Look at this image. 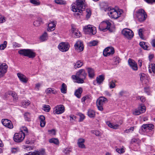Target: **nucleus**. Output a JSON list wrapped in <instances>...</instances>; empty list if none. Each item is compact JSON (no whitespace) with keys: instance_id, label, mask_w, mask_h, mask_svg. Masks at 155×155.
I'll return each mask as SVG.
<instances>
[{"instance_id":"c03bdc74","label":"nucleus","mask_w":155,"mask_h":155,"mask_svg":"<svg viewBox=\"0 0 155 155\" xmlns=\"http://www.w3.org/2000/svg\"><path fill=\"white\" fill-rule=\"evenodd\" d=\"M78 115L80 117L79 122H81L83 121L85 117L84 115L81 113H78Z\"/></svg>"},{"instance_id":"ddd939ff","label":"nucleus","mask_w":155,"mask_h":155,"mask_svg":"<svg viewBox=\"0 0 155 155\" xmlns=\"http://www.w3.org/2000/svg\"><path fill=\"white\" fill-rule=\"evenodd\" d=\"M75 50L80 52L84 50V47L82 42L81 41H78L76 42L74 45Z\"/></svg>"},{"instance_id":"f3484780","label":"nucleus","mask_w":155,"mask_h":155,"mask_svg":"<svg viewBox=\"0 0 155 155\" xmlns=\"http://www.w3.org/2000/svg\"><path fill=\"white\" fill-rule=\"evenodd\" d=\"M128 63L130 67L134 71H137L138 69L137 64L134 61L131 59L129 58L128 60Z\"/></svg>"},{"instance_id":"473e14b6","label":"nucleus","mask_w":155,"mask_h":155,"mask_svg":"<svg viewBox=\"0 0 155 155\" xmlns=\"http://www.w3.org/2000/svg\"><path fill=\"white\" fill-rule=\"evenodd\" d=\"M140 46L144 50H147L148 46L147 45V43L143 41H141L140 43Z\"/></svg>"},{"instance_id":"c756f323","label":"nucleus","mask_w":155,"mask_h":155,"mask_svg":"<svg viewBox=\"0 0 155 155\" xmlns=\"http://www.w3.org/2000/svg\"><path fill=\"white\" fill-rule=\"evenodd\" d=\"M83 64V62L81 61H78L74 65V67L75 68H79L81 67Z\"/></svg>"},{"instance_id":"0e129e2a","label":"nucleus","mask_w":155,"mask_h":155,"mask_svg":"<svg viewBox=\"0 0 155 155\" xmlns=\"http://www.w3.org/2000/svg\"><path fill=\"white\" fill-rule=\"evenodd\" d=\"M86 12L87 13V14H86L87 18H88L90 17V16L91 15V12L90 10H87V11Z\"/></svg>"},{"instance_id":"bf43d9fd","label":"nucleus","mask_w":155,"mask_h":155,"mask_svg":"<svg viewBox=\"0 0 155 155\" xmlns=\"http://www.w3.org/2000/svg\"><path fill=\"white\" fill-rule=\"evenodd\" d=\"M39 21L36 20L33 23V25H34L36 26H39L40 24Z\"/></svg>"},{"instance_id":"2eb2a0df","label":"nucleus","mask_w":155,"mask_h":155,"mask_svg":"<svg viewBox=\"0 0 155 155\" xmlns=\"http://www.w3.org/2000/svg\"><path fill=\"white\" fill-rule=\"evenodd\" d=\"M2 122L5 126L9 129H11L13 127V125L12 122L8 119H2Z\"/></svg>"},{"instance_id":"a19ab883","label":"nucleus","mask_w":155,"mask_h":155,"mask_svg":"<svg viewBox=\"0 0 155 155\" xmlns=\"http://www.w3.org/2000/svg\"><path fill=\"white\" fill-rule=\"evenodd\" d=\"M7 42L6 41H4L3 43L1 44L0 45V49L1 50H3L5 48H6Z\"/></svg>"},{"instance_id":"3c124183","label":"nucleus","mask_w":155,"mask_h":155,"mask_svg":"<svg viewBox=\"0 0 155 155\" xmlns=\"http://www.w3.org/2000/svg\"><path fill=\"white\" fill-rule=\"evenodd\" d=\"M113 61L116 63V64H118L120 62V61L119 60V58L117 56L115 57H114L113 59Z\"/></svg>"},{"instance_id":"69168bd1","label":"nucleus","mask_w":155,"mask_h":155,"mask_svg":"<svg viewBox=\"0 0 155 155\" xmlns=\"http://www.w3.org/2000/svg\"><path fill=\"white\" fill-rule=\"evenodd\" d=\"M51 88H49L47 89L45 91V92L47 94H51Z\"/></svg>"},{"instance_id":"dca6fc26","label":"nucleus","mask_w":155,"mask_h":155,"mask_svg":"<svg viewBox=\"0 0 155 155\" xmlns=\"http://www.w3.org/2000/svg\"><path fill=\"white\" fill-rule=\"evenodd\" d=\"M30 155H46L45 149H42L38 150H35L28 152Z\"/></svg>"},{"instance_id":"ea45409f","label":"nucleus","mask_w":155,"mask_h":155,"mask_svg":"<svg viewBox=\"0 0 155 155\" xmlns=\"http://www.w3.org/2000/svg\"><path fill=\"white\" fill-rule=\"evenodd\" d=\"M153 124H147V131L146 132H148L149 131H150L153 129Z\"/></svg>"},{"instance_id":"37998d69","label":"nucleus","mask_w":155,"mask_h":155,"mask_svg":"<svg viewBox=\"0 0 155 155\" xmlns=\"http://www.w3.org/2000/svg\"><path fill=\"white\" fill-rule=\"evenodd\" d=\"M92 133L95 134L97 136H100L101 135V133L99 130H94L91 131Z\"/></svg>"},{"instance_id":"a211bd4d","label":"nucleus","mask_w":155,"mask_h":155,"mask_svg":"<svg viewBox=\"0 0 155 155\" xmlns=\"http://www.w3.org/2000/svg\"><path fill=\"white\" fill-rule=\"evenodd\" d=\"M56 21H51L48 25V28L47 29V31H54L55 29L56 26Z\"/></svg>"},{"instance_id":"2f4dec72","label":"nucleus","mask_w":155,"mask_h":155,"mask_svg":"<svg viewBox=\"0 0 155 155\" xmlns=\"http://www.w3.org/2000/svg\"><path fill=\"white\" fill-rule=\"evenodd\" d=\"M24 133L25 134V136L28 134V128L25 126H22L20 128V131Z\"/></svg>"},{"instance_id":"7c9ffc66","label":"nucleus","mask_w":155,"mask_h":155,"mask_svg":"<svg viewBox=\"0 0 155 155\" xmlns=\"http://www.w3.org/2000/svg\"><path fill=\"white\" fill-rule=\"evenodd\" d=\"M61 90V92L62 93L65 94L66 93L67 86L65 84L63 83L62 84Z\"/></svg>"},{"instance_id":"774afa93","label":"nucleus","mask_w":155,"mask_h":155,"mask_svg":"<svg viewBox=\"0 0 155 155\" xmlns=\"http://www.w3.org/2000/svg\"><path fill=\"white\" fill-rule=\"evenodd\" d=\"M45 120L40 121V126L41 127H45Z\"/></svg>"},{"instance_id":"1a4fd4ad","label":"nucleus","mask_w":155,"mask_h":155,"mask_svg":"<svg viewBox=\"0 0 155 155\" xmlns=\"http://www.w3.org/2000/svg\"><path fill=\"white\" fill-rule=\"evenodd\" d=\"M58 47L60 51L65 52L68 50L70 45L68 43L62 42L59 45Z\"/></svg>"},{"instance_id":"c85d7f7f","label":"nucleus","mask_w":155,"mask_h":155,"mask_svg":"<svg viewBox=\"0 0 155 155\" xmlns=\"http://www.w3.org/2000/svg\"><path fill=\"white\" fill-rule=\"evenodd\" d=\"M87 115L91 118L94 117L95 115V112L93 110L89 109L87 112Z\"/></svg>"},{"instance_id":"39448f33","label":"nucleus","mask_w":155,"mask_h":155,"mask_svg":"<svg viewBox=\"0 0 155 155\" xmlns=\"http://www.w3.org/2000/svg\"><path fill=\"white\" fill-rule=\"evenodd\" d=\"M84 31L87 34L94 35L96 32L95 27L91 25H88L84 27Z\"/></svg>"},{"instance_id":"4c0bfd02","label":"nucleus","mask_w":155,"mask_h":155,"mask_svg":"<svg viewBox=\"0 0 155 155\" xmlns=\"http://www.w3.org/2000/svg\"><path fill=\"white\" fill-rule=\"evenodd\" d=\"M55 2L57 4L63 5L66 4V1L63 0H55Z\"/></svg>"},{"instance_id":"49530a36","label":"nucleus","mask_w":155,"mask_h":155,"mask_svg":"<svg viewBox=\"0 0 155 155\" xmlns=\"http://www.w3.org/2000/svg\"><path fill=\"white\" fill-rule=\"evenodd\" d=\"M137 99L139 100L142 102H144L146 100L145 97L143 96H139L137 97Z\"/></svg>"},{"instance_id":"9b49d317","label":"nucleus","mask_w":155,"mask_h":155,"mask_svg":"<svg viewBox=\"0 0 155 155\" xmlns=\"http://www.w3.org/2000/svg\"><path fill=\"white\" fill-rule=\"evenodd\" d=\"M114 53V50L113 48L112 47H107L104 50L103 54L105 57H107L113 55Z\"/></svg>"},{"instance_id":"6e6d98bb","label":"nucleus","mask_w":155,"mask_h":155,"mask_svg":"<svg viewBox=\"0 0 155 155\" xmlns=\"http://www.w3.org/2000/svg\"><path fill=\"white\" fill-rule=\"evenodd\" d=\"M5 21V18L0 15V23H2Z\"/></svg>"},{"instance_id":"412c9836","label":"nucleus","mask_w":155,"mask_h":155,"mask_svg":"<svg viewBox=\"0 0 155 155\" xmlns=\"http://www.w3.org/2000/svg\"><path fill=\"white\" fill-rule=\"evenodd\" d=\"M17 75L19 80L24 83H26L28 81V78L24 74L21 73H18Z\"/></svg>"},{"instance_id":"8fccbe9b","label":"nucleus","mask_w":155,"mask_h":155,"mask_svg":"<svg viewBox=\"0 0 155 155\" xmlns=\"http://www.w3.org/2000/svg\"><path fill=\"white\" fill-rule=\"evenodd\" d=\"M116 151L119 153H122L125 152V150L123 147L120 149L117 148L116 149Z\"/></svg>"},{"instance_id":"f257e3e1","label":"nucleus","mask_w":155,"mask_h":155,"mask_svg":"<svg viewBox=\"0 0 155 155\" xmlns=\"http://www.w3.org/2000/svg\"><path fill=\"white\" fill-rule=\"evenodd\" d=\"M86 3L84 0H76L74 5H72V10L76 12L75 15H79L85 8Z\"/></svg>"},{"instance_id":"6ab92c4d","label":"nucleus","mask_w":155,"mask_h":155,"mask_svg":"<svg viewBox=\"0 0 155 155\" xmlns=\"http://www.w3.org/2000/svg\"><path fill=\"white\" fill-rule=\"evenodd\" d=\"M72 79L75 81V82L78 83L82 84L84 82V79L78 76L76 74V75L72 76Z\"/></svg>"},{"instance_id":"bb28decb","label":"nucleus","mask_w":155,"mask_h":155,"mask_svg":"<svg viewBox=\"0 0 155 155\" xmlns=\"http://www.w3.org/2000/svg\"><path fill=\"white\" fill-rule=\"evenodd\" d=\"M24 116L25 120L26 121H31V114L28 112H26L24 114Z\"/></svg>"},{"instance_id":"4be33fe9","label":"nucleus","mask_w":155,"mask_h":155,"mask_svg":"<svg viewBox=\"0 0 155 155\" xmlns=\"http://www.w3.org/2000/svg\"><path fill=\"white\" fill-rule=\"evenodd\" d=\"M87 69L89 77L91 78H94L95 76L94 69L90 68H87Z\"/></svg>"},{"instance_id":"423d86ee","label":"nucleus","mask_w":155,"mask_h":155,"mask_svg":"<svg viewBox=\"0 0 155 155\" xmlns=\"http://www.w3.org/2000/svg\"><path fill=\"white\" fill-rule=\"evenodd\" d=\"M108 10L109 11L108 13L109 15L112 18L117 19L120 15L121 13L116 11L114 9H111L110 8H108Z\"/></svg>"},{"instance_id":"aec40b11","label":"nucleus","mask_w":155,"mask_h":155,"mask_svg":"<svg viewBox=\"0 0 155 155\" xmlns=\"http://www.w3.org/2000/svg\"><path fill=\"white\" fill-rule=\"evenodd\" d=\"M76 74L84 79H85L87 75V74L85 70L83 69L79 70L77 72Z\"/></svg>"},{"instance_id":"6e6552de","label":"nucleus","mask_w":155,"mask_h":155,"mask_svg":"<svg viewBox=\"0 0 155 155\" xmlns=\"http://www.w3.org/2000/svg\"><path fill=\"white\" fill-rule=\"evenodd\" d=\"M111 24L108 21H103L99 25V28L100 31H105L106 30H109Z\"/></svg>"},{"instance_id":"b1692460","label":"nucleus","mask_w":155,"mask_h":155,"mask_svg":"<svg viewBox=\"0 0 155 155\" xmlns=\"http://www.w3.org/2000/svg\"><path fill=\"white\" fill-rule=\"evenodd\" d=\"M104 79V76L103 75H101L97 77L96 78V80L97 83L99 84H100L103 82Z\"/></svg>"},{"instance_id":"603ef678","label":"nucleus","mask_w":155,"mask_h":155,"mask_svg":"<svg viewBox=\"0 0 155 155\" xmlns=\"http://www.w3.org/2000/svg\"><path fill=\"white\" fill-rule=\"evenodd\" d=\"M71 151V149L70 148H66L64 151V153L66 154L70 153Z\"/></svg>"},{"instance_id":"72a5a7b5","label":"nucleus","mask_w":155,"mask_h":155,"mask_svg":"<svg viewBox=\"0 0 155 155\" xmlns=\"http://www.w3.org/2000/svg\"><path fill=\"white\" fill-rule=\"evenodd\" d=\"M116 82V81L112 80L109 82V87L110 89L114 88L115 87V83Z\"/></svg>"},{"instance_id":"5701e85b","label":"nucleus","mask_w":155,"mask_h":155,"mask_svg":"<svg viewBox=\"0 0 155 155\" xmlns=\"http://www.w3.org/2000/svg\"><path fill=\"white\" fill-rule=\"evenodd\" d=\"M85 142V140L83 138L79 139L78 140V144L79 147L81 148H84L85 147V146L84 144Z\"/></svg>"},{"instance_id":"de8ad7c7","label":"nucleus","mask_w":155,"mask_h":155,"mask_svg":"<svg viewBox=\"0 0 155 155\" xmlns=\"http://www.w3.org/2000/svg\"><path fill=\"white\" fill-rule=\"evenodd\" d=\"M141 113V112L138 108L137 109H135V111H133V114L135 115H139Z\"/></svg>"},{"instance_id":"338daca9","label":"nucleus","mask_w":155,"mask_h":155,"mask_svg":"<svg viewBox=\"0 0 155 155\" xmlns=\"http://www.w3.org/2000/svg\"><path fill=\"white\" fill-rule=\"evenodd\" d=\"M13 46L15 48L16 47H19L21 46V45L20 44H18L16 42H13Z\"/></svg>"},{"instance_id":"58836bf2","label":"nucleus","mask_w":155,"mask_h":155,"mask_svg":"<svg viewBox=\"0 0 155 155\" xmlns=\"http://www.w3.org/2000/svg\"><path fill=\"white\" fill-rule=\"evenodd\" d=\"M49 142L50 143H54L55 144H58L59 143V141L56 138H52L49 140Z\"/></svg>"},{"instance_id":"e433bc0d","label":"nucleus","mask_w":155,"mask_h":155,"mask_svg":"<svg viewBox=\"0 0 155 155\" xmlns=\"http://www.w3.org/2000/svg\"><path fill=\"white\" fill-rule=\"evenodd\" d=\"M51 108L48 105L45 104L43 105L42 109L46 112H48L50 110Z\"/></svg>"},{"instance_id":"7ed1b4c3","label":"nucleus","mask_w":155,"mask_h":155,"mask_svg":"<svg viewBox=\"0 0 155 155\" xmlns=\"http://www.w3.org/2000/svg\"><path fill=\"white\" fill-rule=\"evenodd\" d=\"M136 17L139 21L142 22L145 20L147 15L143 9H140L137 11Z\"/></svg>"},{"instance_id":"f8f14e48","label":"nucleus","mask_w":155,"mask_h":155,"mask_svg":"<svg viewBox=\"0 0 155 155\" xmlns=\"http://www.w3.org/2000/svg\"><path fill=\"white\" fill-rule=\"evenodd\" d=\"M64 111V106L60 105H57L54 108L53 112L54 114H59L63 113Z\"/></svg>"},{"instance_id":"e2e57ef3","label":"nucleus","mask_w":155,"mask_h":155,"mask_svg":"<svg viewBox=\"0 0 155 155\" xmlns=\"http://www.w3.org/2000/svg\"><path fill=\"white\" fill-rule=\"evenodd\" d=\"M142 31H143L142 29H139L138 31L139 35L140 36V38H142L143 37Z\"/></svg>"},{"instance_id":"680f3d73","label":"nucleus","mask_w":155,"mask_h":155,"mask_svg":"<svg viewBox=\"0 0 155 155\" xmlns=\"http://www.w3.org/2000/svg\"><path fill=\"white\" fill-rule=\"evenodd\" d=\"M126 92L125 91L122 90L120 91L119 93V95L120 96H123L125 94H126Z\"/></svg>"},{"instance_id":"13d9d810","label":"nucleus","mask_w":155,"mask_h":155,"mask_svg":"<svg viewBox=\"0 0 155 155\" xmlns=\"http://www.w3.org/2000/svg\"><path fill=\"white\" fill-rule=\"evenodd\" d=\"M147 124H144L142 126L141 128L143 131H145L146 132V131H147Z\"/></svg>"},{"instance_id":"a878e982","label":"nucleus","mask_w":155,"mask_h":155,"mask_svg":"<svg viewBox=\"0 0 155 155\" xmlns=\"http://www.w3.org/2000/svg\"><path fill=\"white\" fill-rule=\"evenodd\" d=\"M106 123L109 127L114 129H117L119 127V125L118 124H114L109 121L106 122Z\"/></svg>"},{"instance_id":"79ce46f5","label":"nucleus","mask_w":155,"mask_h":155,"mask_svg":"<svg viewBox=\"0 0 155 155\" xmlns=\"http://www.w3.org/2000/svg\"><path fill=\"white\" fill-rule=\"evenodd\" d=\"M30 102L28 101H23L21 103V106L23 107L26 108L30 104Z\"/></svg>"},{"instance_id":"9d476101","label":"nucleus","mask_w":155,"mask_h":155,"mask_svg":"<svg viewBox=\"0 0 155 155\" xmlns=\"http://www.w3.org/2000/svg\"><path fill=\"white\" fill-rule=\"evenodd\" d=\"M122 34L127 38H132L134 35L133 32L130 29L125 28L122 31Z\"/></svg>"},{"instance_id":"09e8293b","label":"nucleus","mask_w":155,"mask_h":155,"mask_svg":"<svg viewBox=\"0 0 155 155\" xmlns=\"http://www.w3.org/2000/svg\"><path fill=\"white\" fill-rule=\"evenodd\" d=\"M70 117V120L71 122H73L76 119V117L74 115L71 114L69 116Z\"/></svg>"},{"instance_id":"4d7b16f0","label":"nucleus","mask_w":155,"mask_h":155,"mask_svg":"<svg viewBox=\"0 0 155 155\" xmlns=\"http://www.w3.org/2000/svg\"><path fill=\"white\" fill-rule=\"evenodd\" d=\"M138 109L140 110L141 113H142L145 111V107L144 106L139 107H138Z\"/></svg>"},{"instance_id":"052dcab7","label":"nucleus","mask_w":155,"mask_h":155,"mask_svg":"<svg viewBox=\"0 0 155 155\" xmlns=\"http://www.w3.org/2000/svg\"><path fill=\"white\" fill-rule=\"evenodd\" d=\"M147 3L152 4L153 3L155 2V0H144Z\"/></svg>"},{"instance_id":"0eeeda50","label":"nucleus","mask_w":155,"mask_h":155,"mask_svg":"<svg viewBox=\"0 0 155 155\" xmlns=\"http://www.w3.org/2000/svg\"><path fill=\"white\" fill-rule=\"evenodd\" d=\"M25 134L22 132L15 133L14 137V140L16 142H21L24 139Z\"/></svg>"},{"instance_id":"20e7f679","label":"nucleus","mask_w":155,"mask_h":155,"mask_svg":"<svg viewBox=\"0 0 155 155\" xmlns=\"http://www.w3.org/2000/svg\"><path fill=\"white\" fill-rule=\"evenodd\" d=\"M107 99L104 97H100L97 101V105L99 110L102 111L103 110L104 105L107 102Z\"/></svg>"},{"instance_id":"f03ea898","label":"nucleus","mask_w":155,"mask_h":155,"mask_svg":"<svg viewBox=\"0 0 155 155\" xmlns=\"http://www.w3.org/2000/svg\"><path fill=\"white\" fill-rule=\"evenodd\" d=\"M18 53L22 56L33 58L36 56V53L31 49H22L18 51Z\"/></svg>"},{"instance_id":"c9c22d12","label":"nucleus","mask_w":155,"mask_h":155,"mask_svg":"<svg viewBox=\"0 0 155 155\" xmlns=\"http://www.w3.org/2000/svg\"><path fill=\"white\" fill-rule=\"evenodd\" d=\"M30 2L35 5H38L40 4V2L39 0H30Z\"/></svg>"},{"instance_id":"393cba45","label":"nucleus","mask_w":155,"mask_h":155,"mask_svg":"<svg viewBox=\"0 0 155 155\" xmlns=\"http://www.w3.org/2000/svg\"><path fill=\"white\" fill-rule=\"evenodd\" d=\"M82 89L81 87H79L76 90L75 92V95L78 98H80L82 92Z\"/></svg>"},{"instance_id":"f704fd0d","label":"nucleus","mask_w":155,"mask_h":155,"mask_svg":"<svg viewBox=\"0 0 155 155\" xmlns=\"http://www.w3.org/2000/svg\"><path fill=\"white\" fill-rule=\"evenodd\" d=\"M48 35L46 32H45L40 37L42 41L47 40L48 39Z\"/></svg>"},{"instance_id":"a18cd8bd","label":"nucleus","mask_w":155,"mask_h":155,"mask_svg":"<svg viewBox=\"0 0 155 155\" xmlns=\"http://www.w3.org/2000/svg\"><path fill=\"white\" fill-rule=\"evenodd\" d=\"M139 75L140 76V80L141 81H142L143 80L146 78V75L144 73H140V74Z\"/></svg>"},{"instance_id":"4468645a","label":"nucleus","mask_w":155,"mask_h":155,"mask_svg":"<svg viewBox=\"0 0 155 155\" xmlns=\"http://www.w3.org/2000/svg\"><path fill=\"white\" fill-rule=\"evenodd\" d=\"M8 68L6 63H3L0 65V78L2 77L7 72Z\"/></svg>"},{"instance_id":"864d4df0","label":"nucleus","mask_w":155,"mask_h":155,"mask_svg":"<svg viewBox=\"0 0 155 155\" xmlns=\"http://www.w3.org/2000/svg\"><path fill=\"white\" fill-rule=\"evenodd\" d=\"M144 92L149 95L150 94V88L148 87H146L144 88Z\"/></svg>"},{"instance_id":"cd10ccee","label":"nucleus","mask_w":155,"mask_h":155,"mask_svg":"<svg viewBox=\"0 0 155 155\" xmlns=\"http://www.w3.org/2000/svg\"><path fill=\"white\" fill-rule=\"evenodd\" d=\"M149 71L150 73H151L153 72V74L155 73V64H152L149 67Z\"/></svg>"},{"instance_id":"5fc2aeb1","label":"nucleus","mask_w":155,"mask_h":155,"mask_svg":"<svg viewBox=\"0 0 155 155\" xmlns=\"http://www.w3.org/2000/svg\"><path fill=\"white\" fill-rule=\"evenodd\" d=\"M98 41H93L90 42V44L93 46H95L97 45Z\"/></svg>"}]
</instances>
